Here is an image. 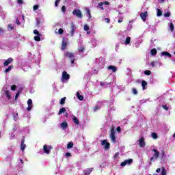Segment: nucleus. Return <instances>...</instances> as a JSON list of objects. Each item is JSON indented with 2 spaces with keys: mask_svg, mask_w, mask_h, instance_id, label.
I'll return each mask as SVG.
<instances>
[{
  "mask_svg": "<svg viewBox=\"0 0 175 175\" xmlns=\"http://www.w3.org/2000/svg\"><path fill=\"white\" fill-rule=\"evenodd\" d=\"M152 151L154 154L150 159L149 166H151V165H152V162H155V160L159 157V151L157 150V149H152Z\"/></svg>",
  "mask_w": 175,
  "mask_h": 175,
  "instance_id": "obj_1",
  "label": "nucleus"
},
{
  "mask_svg": "<svg viewBox=\"0 0 175 175\" xmlns=\"http://www.w3.org/2000/svg\"><path fill=\"white\" fill-rule=\"evenodd\" d=\"M65 57H67L70 59L71 64L73 65L75 64V53H70V52H66L64 54Z\"/></svg>",
  "mask_w": 175,
  "mask_h": 175,
  "instance_id": "obj_2",
  "label": "nucleus"
},
{
  "mask_svg": "<svg viewBox=\"0 0 175 175\" xmlns=\"http://www.w3.org/2000/svg\"><path fill=\"white\" fill-rule=\"evenodd\" d=\"M110 137L113 143H116L117 142V139L116 138V131L114 130V127H112L111 129Z\"/></svg>",
  "mask_w": 175,
  "mask_h": 175,
  "instance_id": "obj_3",
  "label": "nucleus"
},
{
  "mask_svg": "<svg viewBox=\"0 0 175 175\" xmlns=\"http://www.w3.org/2000/svg\"><path fill=\"white\" fill-rule=\"evenodd\" d=\"M101 146H104V150L110 149V143L107 142V140L106 139L101 141Z\"/></svg>",
  "mask_w": 175,
  "mask_h": 175,
  "instance_id": "obj_4",
  "label": "nucleus"
},
{
  "mask_svg": "<svg viewBox=\"0 0 175 175\" xmlns=\"http://www.w3.org/2000/svg\"><path fill=\"white\" fill-rule=\"evenodd\" d=\"M53 150V146L50 145L49 146H47V145H44L43 146V150L44 154H50V151Z\"/></svg>",
  "mask_w": 175,
  "mask_h": 175,
  "instance_id": "obj_5",
  "label": "nucleus"
},
{
  "mask_svg": "<svg viewBox=\"0 0 175 175\" xmlns=\"http://www.w3.org/2000/svg\"><path fill=\"white\" fill-rule=\"evenodd\" d=\"M72 14L76 16L79 18H81L83 17V14H81V11L80 10L75 9L72 11Z\"/></svg>",
  "mask_w": 175,
  "mask_h": 175,
  "instance_id": "obj_6",
  "label": "nucleus"
},
{
  "mask_svg": "<svg viewBox=\"0 0 175 175\" xmlns=\"http://www.w3.org/2000/svg\"><path fill=\"white\" fill-rule=\"evenodd\" d=\"M133 162V159H126L120 163V166L122 167L126 166V165L132 164Z\"/></svg>",
  "mask_w": 175,
  "mask_h": 175,
  "instance_id": "obj_7",
  "label": "nucleus"
},
{
  "mask_svg": "<svg viewBox=\"0 0 175 175\" xmlns=\"http://www.w3.org/2000/svg\"><path fill=\"white\" fill-rule=\"evenodd\" d=\"M70 28H71V31H70V36H73L75 35V31H76L77 29L75 23L72 22L70 23Z\"/></svg>",
  "mask_w": 175,
  "mask_h": 175,
  "instance_id": "obj_8",
  "label": "nucleus"
},
{
  "mask_svg": "<svg viewBox=\"0 0 175 175\" xmlns=\"http://www.w3.org/2000/svg\"><path fill=\"white\" fill-rule=\"evenodd\" d=\"M66 47H68V42L65 40V38H62V50L64 51V50L66 49Z\"/></svg>",
  "mask_w": 175,
  "mask_h": 175,
  "instance_id": "obj_9",
  "label": "nucleus"
},
{
  "mask_svg": "<svg viewBox=\"0 0 175 175\" xmlns=\"http://www.w3.org/2000/svg\"><path fill=\"white\" fill-rule=\"evenodd\" d=\"M62 79L63 80H69V79H70V75H69L66 71H64L62 72Z\"/></svg>",
  "mask_w": 175,
  "mask_h": 175,
  "instance_id": "obj_10",
  "label": "nucleus"
},
{
  "mask_svg": "<svg viewBox=\"0 0 175 175\" xmlns=\"http://www.w3.org/2000/svg\"><path fill=\"white\" fill-rule=\"evenodd\" d=\"M148 16V12H141L140 14V17L142 18V20H143V21H146V20H147V17Z\"/></svg>",
  "mask_w": 175,
  "mask_h": 175,
  "instance_id": "obj_11",
  "label": "nucleus"
},
{
  "mask_svg": "<svg viewBox=\"0 0 175 175\" xmlns=\"http://www.w3.org/2000/svg\"><path fill=\"white\" fill-rule=\"evenodd\" d=\"M139 147H146V142L144 141V137H141L139 140Z\"/></svg>",
  "mask_w": 175,
  "mask_h": 175,
  "instance_id": "obj_12",
  "label": "nucleus"
},
{
  "mask_svg": "<svg viewBox=\"0 0 175 175\" xmlns=\"http://www.w3.org/2000/svg\"><path fill=\"white\" fill-rule=\"evenodd\" d=\"M24 143H25V138H23L21 142V150H22V151H24V150H25V148H27V145H25V144Z\"/></svg>",
  "mask_w": 175,
  "mask_h": 175,
  "instance_id": "obj_13",
  "label": "nucleus"
},
{
  "mask_svg": "<svg viewBox=\"0 0 175 175\" xmlns=\"http://www.w3.org/2000/svg\"><path fill=\"white\" fill-rule=\"evenodd\" d=\"M12 62H13V58L10 57L5 61V62L3 63V65L5 66H8L10 64H12Z\"/></svg>",
  "mask_w": 175,
  "mask_h": 175,
  "instance_id": "obj_14",
  "label": "nucleus"
},
{
  "mask_svg": "<svg viewBox=\"0 0 175 175\" xmlns=\"http://www.w3.org/2000/svg\"><path fill=\"white\" fill-rule=\"evenodd\" d=\"M94 170V167L88 168L87 170H84V174L85 175H90L91 174V172Z\"/></svg>",
  "mask_w": 175,
  "mask_h": 175,
  "instance_id": "obj_15",
  "label": "nucleus"
},
{
  "mask_svg": "<svg viewBox=\"0 0 175 175\" xmlns=\"http://www.w3.org/2000/svg\"><path fill=\"white\" fill-rule=\"evenodd\" d=\"M108 70H112V72H117V67L116 66H109L107 67Z\"/></svg>",
  "mask_w": 175,
  "mask_h": 175,
  "instance_id": "obj_16",
  "label": "nucleus"
},
{
  "mask_svg": "<svg viewBox=\"0 0 175 175\" xmlns=\"http://www.w3.org/2000/svg\"><path fill=\"white\" fill-rule=\"evenodd\" d=\"M72 121L74 124H76V125H79L80 124V121H79V119L76 116H73Z\"/></svg>",
  "mask_w": 175,
  "mask_h": 175,
  "instance_id": "obj_17",
  "label": "nucleus"
},
{
  "mask_svg": "<svg viewBox=\"0 0 175 175\" xmlns=\"http://www.w3.org/2000/svg\"><path fill=\"white\" fill-rule=\"evenodd\" d=\"M60 125L62 129H66V128H68V122L66 121L61 123Z\"/></svg>",
  "mask_w": 175,
  "mask_h": 175,
  "instance_id": "obj_18",
  "label": "nucleus"
},
{
  "mask_svg": "<svg viewBox=\"0 0 175 175\" xmlns=\"http://www.w3.org/2000/svg\"><path fill=\"white\" fill-rule=\"evenodd\" d=\"M77 97L79 99V100H84V97L83 96V95H81L79 92H77Z\"/></svg>",
  "mask_w": 175,
  "mask_h": 175,
  "instance_id": "obj_19",
  "label": "nucleus"
},
{
  "mask_svg": "<svg viewBox=\"0 0 175 175\" xmlns=\"http://www.w3.org/2000/svg\"><path fill=\"white\" fill-rule=\"evenodd\" d=\"M5 94L8 99L9 100L12 99V96H10V92L9 90H5Z\"/></svg>",
  "mask_w": 175,
  "mask_h": 175,
  "instance_id": "obj_20",
  "label": "nucleus"
},
{
  "mask_svg": "<svg viewBox=\"0 0 175 175\" xmlns=\"http://www.w3.org/2000/svg\"><path fill=\"white\" fill-rule=\"evenodd\" d=\"M161 55H165V57H169V58H170V57H172V54L169 53L167 51L162 52Z\"/></svg>",
  "mask_w": 175,
  "mask_h": 175,
  "instance_id": "obj_21",
  "label": "nucleus"
},
{
  "mask_svg": "<svg viewBox=\"0 0 175 175\" xmlns=\"http://www.w3.org/2000/svg\"><path fill=\"white\" fill-rule=\"evenodd\" d=\"M14 66L13 65L10 66L8 68L5 70V73H9Z\"/></svg>",
  "mask_w": 175,
  "mask_h": 175,
  "instance_id": "obj_22",
  "label": "nucleus"
},
{
  "mask_svg": "<svg viewBox=\"0 0 175 175\" xmlns=\"http://www.w3.org/2000/svg\"><path fill=\"white\" fill-rule=\"evenodd\" d=\"M142 90H147V88L146 86L147 85V81H142Z\"/></svg>",
  "mask_w": 175,
  "mask_h": 175,
  "instance_id": "obj_23",
  "label": "nucleus"
},
{
  "mask_svg": "<svg viewBox=\"0 0 175 175\" xmlns=\"http://www.w3.org/2000/svg\"><path fill=\"white\" fill-rule=\"evenodd\" d=\"M66 111V109L65 107L61 108L58 112V116H61L62 113H65Z\"/></svg>",
  "mask_w": 175,
  "mask_h": 175,
  "instance_id": "obj_24",
  "label": "nucleus"
},
{
  "mask_svg": "<svg viewBox=\"0 0 175 175\" xmlns=\"http://www.w3.org/2000/svg\"><path fill=\"white\" fill-rule=\"evenodd\" d=\"M157 49H155V48L151 49V51H150L151 55H157Z\"/></svg>",
  "mask_w": 175,
  "mask_h": 175,
  "instance_id": "obj_25",
  "label": "nucleus"
},
{
  "mask_svg": "<svg viewBox=\"0 0 175 175\" xmlns=\"http://www.w3.org/2000/svg\"><path fill=\"white\" fill-rule=\"evenodd\" d=\"M66 100V97H64L60 100V105L62 106L64 105H65V101Z\"/></svg>",
  "mask_w": 175,
  "mask_h": 175,
  "instance_id": "obj_26",
  "label": "nucleus"
},
{
  "mask_svg": "<svg viewBox=\"0 0 175 175\" xmlns=\"http://www.w3.org/2000/svg\"><path fill=\"white\" fill-rule=\"evenodd\" d=\"M97 8H100L101 10H105V8H103V2H100L98 4Z\"/></svg>",
  "mask_w": 175,
  "mask_h": 175,
  "instance_id": "obj_27",
  "label": "nucleus"
},
{
  "mask_svg": "<svg viewBox=\"0 0 175 175\" xmlns=\"http://www.w3.org/2000/svg\"><path fill=\"white\" fill-rule=\"evenodd\" d=\"M167 172H166V169H165L164 167H161V175H166Z\"/></svg>",
  "mask_w": 175,
  "mask_h": 175,
  "instance_id": "obj_28",
  "label": "nucleus"
},
{
  "mask_svg": "<svg viewBox=\"0 0 175 175\" xmlns=\"http://www.w3.org/2000/svg\"><path fill=\"white\" fill-rule=\"evenodd\" d=\"M162 13H163L162 10H161L159 9H157V15L158 17H161V16H162Z\"/></svg>",
  "mask_w": 175,
  "mask_h": 175,
  "instance_id": "obj_29",
  "label": "nucleus"
},
{
  "mask_svg": "<svg viewBox=\"0 0 175 175\" xmlns=\"http://www.w3.org/2000/svg\"><path fill=\"white\" fill-rule=\"evenodd\" d=\"M152 139H158V134L157 133H152Z\"/></svg>",
  "mask_w": 175,
  "mask_h": 175,
  "instance_id": "obj_30",
  "label": "nucleus"
},
{
  "mask_svg": "<svg viewBox=\"0 0 175 175\" xmlns=\"http://www.w3.org/2000/svg\"><path fill=\"white\" fill-rule=\"evenodd\" d=\"M73 148V142H69L68 144H67V148Z\"/></svg>",
  "mask_w": 175,
  "mask_h": 175,
  "instance_id": "obj_31",
  "label": "nucleus"
},
{
  "mask_svg": "<svg viewBox=\"0 0 175 175\" xmlns=\"http://www.w3.org/2000/svg\"><path fill=\"white\" fill-rule=\"evenodd\" d=\"M129 43H131V37H127L126 38L125 44H129Z\"/></svg>",
  "mask_w": 175,
  "mask_h": 175,
  "instance_id": "obj_32",
  "label": "nucleus"
},
{
  "mask_svg": "<svg viewBox=\"0 0 175 175\" xmlns=\"http://www.w3.org/2000/svg\"><path fill=\"white\" fill-rule=\"evenodd\" d=\"M34 40H36V42H40V36H36L34 37Z\"/></svg>",
  "mask_w": 175,
  "mask_h": 175,
  "instance_id": "obj_33",
  "label": "nucleus"
},
{
  "mask_svg": "<svg viewBox=\"0 0 175 175\" xmlns=\"http://www.w3.org/2000/svg\"><path fill=\"white\" fill-rule=\"evenodd\" d=\"M144 75H146V76H150L151 75V71L146 70L144 71Z\"/></svg>",
  "mask_w": 175,
  "mask_h": 175,
  "instance_id": "obj_34",
  "label": "nucleus"
},
{
  "mask_svg": "<svg viewBox=\"0 0 175 175\" xmlns=\"http://www.w3.org/2000/svg\"><path fill=\"white\" fill-rule=\"evenodd\" d=\"M85 50V48H84V46H81L78 49V51H79V53H83V51H84Z\"/></svg>",
  "mask_w": 175,
  "mask_h": 175,
  "instance_id": "obj_35",
  "label": "nucleus"
},
{
  "mask_svg": "<svg viewBox=\"0 0 175 175\" xmlns=\"http://www.w3.org/2000/svg\"><path fill=\"white\" fill-rule=\"evenodd\" d=\"M170 28L171 29V31L173 32L174 31V25H173V23H170Z\"/></svg>",
  "mask_w": 175,
  "mask_h": 175,
  "instance_id": "obj_36",
  "label": "nucleus"
},
{
  "mask_svg": "<svg viewBox=\"0 0 175 175\" xmlns=\"http://www.w3.org/2000/svg\"><path fill=\"white\" fill-rule=\"evenodd\" d=\"M34 35H37V36H40V33L38 31V29L33 30Z\"/></svg>",
  "mask_w": 175,
  "mask_h": 175,
  "instance_id": "obj_37",
  "label": "nucleus"
},
{
  "mask_svg": "<svg viewBox=\"0 0 175 175\" xmlns=\"http://www.w3.org/2000/svg\"><path fill=\"white\" fill-rule=\"evenodd\" d=\"M132 92L134 95H137V90H136V88H133Z\"/></svg>",
  "mask_w": 175,
  "mask_h": 175,
  "instance_id": "obj_38",
  "label": "nucleus"
},
{
  "mask_svg": "<svg viewBox=\"0 0 175 175\" xmlns=\"http://www.w3.org/2000/svg\"><path fill=\"white\" fill-rule=\"evenodd\" d=\"M27 105H28V106H32V99L29 98L27 100Z\"/></svg>",
  "mask_w": 175,
  "mask_h": 175,
  "instance_id": "obj_39",
  "label": "nucleus"
},
{
  "mask_svg": "<svg viewBox=\"0 0 175 175\" xmlns=\"http://www.w3.org/2000/svg\"><path fill=\"white\" fill-rule=\"evenodd\" d=\"M59 35H62L64 33V29L62 28H59L58 30Z\"/></svg>",
  "mask_w": 175,
  "mask_h": 175,
  "instance_id": "obj_40",
  "label": "nucleus"
},
{
  "mask_svg": "<svg viewBox=\"0 0 175 175\" xmlns=\"http://www.w3.org/2000/svg\"><path fill=\"white\" fill-rule=\"evenodd\" d=\"M8 29H10V31H12V29H14V26L12 25H8Z\"/></svg>",
  "mask_w": 175,
  "mask_h": 175,
  "instance_id": "obj_41",
  "label": "nucleus"
},
{
  "mask_svg": "<svg viewBox=\"0 0 175 175\" xmlns=\"http://www.w3.org/2000/svg\"><path fill=\"white\" fill-rule=\"evenodd\" d=\"M16 88H17V86L16 85H12L11 86L12 91H16Z\"/></svg>",
  "mask_w": 175,
  "mask_h": 175,
  "instance_id": "obj_42",
  "label": "nucleus"
},
{
  "mask_svg": "<svg viewBox=\"0 0 175 175\" xmlns=\"http://www.w3.org/2000/svg\"><path fill=\"white\" fill-rule=\"evenodd\" d=\"M150 65L152 66V68H155V66H157V63L155 62H151Z\"/></svg>",
  "mask_w": 175,
  "mask_h": 175,
  "instance_id": "obj_43",
  "label": "nucleus"
},
{
  "mask_svg": "<svg viewBox=\"0 0 175 175\" xmlns=\"http://www.w3.org/2000/svg\"><path fill=\"white\" fill-rule=\"evenodd\" d=\"M62 12H63V13H65V12H66V7L65 5H63L62 7Z\"/></svg>",
  "mask_w": 175,
  "mask_h": 175,
  "instance_id": "obj_44",
  "label": "nucleus"
},
{
  "mask_svg": "<svg viewBox=\"0 0 175 175\" xmlns=\"http://www.w3.org/2000/svg\"><path fill=\"white\" fill-rule=\"evenodd\" d=\"M86 14L88 16V18H91V12H90V10H88Z\"/></svg>",
  "mask_w": 175,
  "mask_h": 175,
  "instance_id": "obj_45",
  "label": "nucleus"
},
{
  "mask_svg": "<svg viewBox=\"0 0 175 175\" xmlns=\"http://www.w3.org/2000/svg\"><path fill=\"white\" fill-rule=\"evenodd\" d=\"M164 17H170V12H167V13H165Z\"/></svg>",
  "mask_w": 175,
  "mask_h": 175,
  "instance_id": "obj_46",
  "label": "nucleus"
},
{
  "mask_svg": "<svg viewBox=\"0 0 175 175\" xmlns=\"http://www.w3.org/2000/svg\"><path fill=\"white\" fill-rule=\"evenodd\" d=\"M90 29V27L88 25H84V31H88Z\"/></svg>",
  "mask_w": 175,
  "mask_h": 175,
  "instance_id": "obj_47",
  "label": "nucleus"
},
{
  "mask_svg": "<svg viewBox=\"0 0 175 175\" xmlns=\"http://www.w3.org/2000/svg\"><path fill=\"white\" fill-rule=\"evenodd\" d=\"M17 3L18 5H23V3H24V1L23 0H17Z\"/></svg>",
  "mask_w": 175,
  "mask_h": 175,
  "instance_id": "obj_48",
  "label": "nucleus"
},
{
  "mask_svg": "<svg viewBox=\"0 0 175 175\" xmlns=\"http://www.w3.org/2000/svg\"><path fill=\"white\" fill-rule=\"evenodd\" d=\"M39 9V5H35L33 6V10H38Z\"/></svg>",
  "mask_w": 175,
  "mask_h": 175,
  "instance_id": "obj_49",
  "label": "nucleus"
},
{
  "mask_svg": "<svg viewBox=\"0 0 175 175\" xmlns=\"http://www.w3.org/2000/svg\"><path fill=\"white\" fill-rule=\"evenodd\" d=\"M162 107L163 109H164V110H166V111L169 110V108L167 107V106L165 105H162Z\"/></svg>",
  "mask_w": 175,
  "mask_h": 175,
  "instance_id": "obj_50",
  "label": "nucleus"
},
{
  "mask_svg": "<svg viewBox=\"0 0 175 175\" xmlns=\"http://www.w3.org/2000/svg\"><path fill=\"white\" fill-rule=\"evenodd\" d=\"M58 2H61V0H56L55 2V6L57 8L58 6Z\"/></svg>",
  "mask_w": 175,
  "mask_h": 175,
  "instance_id": "obj_51",
  "label": "nucleus"
},
{
  "mask_svg": "<svg viewBox=\"0 0 175 175\" xmlns=\"http://www.w3.org/2000/svg\"><path fill=\"white\" fill-rule=\"evenodd\" d=\"M31 109H32V105H28L27 110V111H31Z\"/></svg>",
  "mask_w": 175,
  "mask_h": 175,
  "instance_id": "obj_52",
  "label": "nucleus"
},
{
  "mask_svg": "<svg viewBox=\"0 0 175 175\" xmlns=\"http://www.w3.org/2000/svg\"><path fill=\"white\" fill-rule=\"evenodd\" d=\"M124 21V17H120V19L118 21V23H122Z\"/></svg>",
  "mask_w": 175,
  "mask_h": 175,
  "instance_id": "obj_53",
  "label": "nucleus"
},
{
  "mask_svg": "<svg viewBox=\"0 0 175 175\" xmlns=\"http://www.w3.org/2000/svg\"><path fill=\"white\" fill-rule=\"evenodd\" d=\"M116 131L118 133H120L121 132V127L120 126H118L117 129H116Z\"/></svg>",
  "mask_w": 175,
  "mask_h": 175,
  "instance_id": "obj_54",
  "label": "nucleus"
},
{
  "mask_svg": "<svg viewBox=\"0 0 175 175\" xmlns=\"http://www.w3.org/2000/svg\"><path fill=\"white\" fill-rule=\"evenodd\" d=\"M105 23H107V24H109V23H110V19L108 18H105Z\"/></svg>",
  "mask_w": 175,
  "mask_h": 175,
  "instance_id": "obj_55",
  "label": "nucleus"
},
{
  "mask_svg": "<svg viewBox=\"0 0 175 175\" xmlns=\"http://www.w3.org/2000/svg\"><path fill=\"white\" fill-rule=\"evenodd\" d=\"M19 96H20V92H18L15 96V99H17V98H18Z\"/></svg>",
  "mask_w": 175,
  "mask_h": 175,
  "instance_id": "obj_56",
  "label": "nucleus"
},
{
  "mask_svg": "<svg viewBox=\"0 0 175 175\" xmlns=\"http://www.w3.org/2000/svg\"><path fill=\"white\" fill-rule=\"evenodd\" d=\"M103 3V5H110V2H109V1H105Z\"/></svg>",
  "mask_w": 175,
  "mask_h": 175,
  "instance_id": "obj_57",
  "label": "nucleus"
},
{
  "mask_svg": "<svg viewBox=\"0 0 175 175\" xmlns=\"http://www.w3.org/2000/svg\"><path fill=\"white\" fill-rule=\"evenodd\" d=\"M66 157H72V154L69 152L66 153Z\"/></svg>",
  "mask_w": 175,
  "mask_h": 175,
  "instance_id": "obj_58",
  "label": "nucleus"
},
{
  "mask_svg": "<svg viewBox=\"0 0 175 175\" xmlns=\"http://www.w3.org/2000/svg\"><path fill=\"white\" fill-rule=\"evenodd\" d=\"M157 173H161V168H157L156 170Z\"/></svg>",
  "mask_w": 175,
  "mask_h": 175,
  "instance_id": "obj_59",
  "label": "nucleus"
},
{
  "mask_svg": "<svg viewBox=\"0 0 175 175\" xmlns=\"http://www.w3.org/2000/svg\"><path fill=\"white\" fill-rule=\"evenodd\" d=\"M16 24L18 25H20V21L18 20V18H16Z\"/></svg>",
  "mask_w": 175,
  "mask_h": 175,
  "instance_id": "obj_60",
  "label": "nucleus"
},
{
  "mask_svg": "<svg viewBox=\"0 0 175 175\" xmlns=\"http://www.w3.org/2000/svg\"><path fill=\"white\" fill-rule=\"evenodd\" d=\"M161 152H162V158H163V157H165V151L163 150Z\"/></svg>",
  "mask_w": 175,
  "mask_h": 175,
  "instance_id": "obj_61",
  "label": "nucleus"
},
{
  "mask_svg": "<svg viewBox=\"0 0 175 175\" xmlns=\"http://www.w3.org/2000/svg\"><path fill=\"white\" fill-rule=\"evenodd\" d=\"M3 29L0 28V35H1V33H3Z\"/></svg>",
  "mask_w": 175,
  "mask_h": 175,
  "instance_id": "obj_62",
  "label": "nucleus"
},
{
  "mask_svg": "<svg viewBox=\"0 0 175 175\" xmlns=\"http://www.w3.org/2000/svg\"><path fill=\"white\" fill-rule=\"evenodd\" d=\"M118 155H120V153H118V152H116V153L115 154V157H118Z\"/></svg>",
  "mask_w": 175,
  "mask_h": 175,
  "instance_id": "obj_63",
  "label": "nucleus"
},
{
  "mask_svg": "<svg viewBox=\"0 0 175 175\" xmlns=\"http://www.w3.org/2000/svg\"><path fill=\"white\" fill-rule=\"evenodd\" d=\"M20 162L22 163H24V161L21 159H20Z\"/></svg>",
  "mask_w": 175,
  "mask_h": 175,
  "instance_id": "obj_64",
  "label": "nucleus"
}]
</instances>
